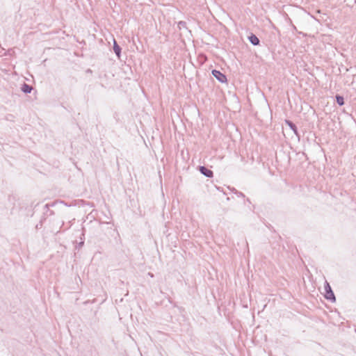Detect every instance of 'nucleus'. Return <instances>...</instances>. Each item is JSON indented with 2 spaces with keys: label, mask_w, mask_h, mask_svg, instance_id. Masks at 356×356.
<instances>
[{
  "label": "nucleus",
  "mask_w": 356,
  "mask_h": 356,
  "mask_svg": "<svg viewBox=\"0 0 356 356\" xmlns=\"http://www.w3.org/2000/svg\"><path fill=\"white\" fill-rule=\"evenodd\" d=\"M249 40L251 42V43L253 44L254 45L259 44V38L254 35H251L249 37Z\"/></svg>",
  "instance_id": "obj_4"
},
{
  "label": "nucleus",
  "mask_w": 356,
  "mask_h": 356,
  "mask_svg": "<svg viewBox=\"0 0 356 356\" xmlns=\"http://www.w3.org/2000/svg\"><path fill=\"white\" fill-rule=\"evenodd\" d=\"M200 171L207 177H213V172L204 166L200 167Z\"/></svg>",
  "instance_id": "obj_3"
},
{
  "label": "nucleus",
  "mask_w": 356,
  "mask_h": 356,
  "mask_svg": "<svg viewBox=\"0 0 356 356\" xmlns=\"http://www.w3.org/2000/svg\"><path fill=\"white\" fill-rule=\"evenodd\" d=\"M325 291H326L325 294V298L327 300H332V301H334L335 297H334V293L332 291L331 288L328 284L325 286Z\"/></svg>",
  "instance_id": "obj_2"
},
{
  "label": "nucleus",
  "mask_w": 356,
  "mask_h": 356,
  "mask_svg": "<svg viewBox=\"0 0 356 356\" xmlns=\"http://www.w3.org/2000/svg\"><path fill=\"white\" fill-rule=\"evenodd\" d=\"M336 99H337V102L340 105V106H342L344 104V101H343V98L341 96H337L336 97Z\"/></svg>",
  "instance_id": "obj_6"
},
{
  "label": "nucleus",
  "mask_w": 356,
  "mask_h": 356,
  "mask_svg": "<svg viewBox=\"0 0 356 356\" xmlns=\"http://www.w3.org/2000/svg\"><path fill=\"white\" fill-rule=\"evenodd\" d=\"M113 49H114V51L115 52V54H117V56L118 57H120V47L118 45L117 42L115 40H114V46H113Z\"/></svg>",
  "instance_id": "obj_5"
},
{
  "label": "nucleus",
  "mask_w": 356,
  "mask_h": 356,
  "mask_svg": "<svg viewBox=\"0 0 356 356\" xmlns=\"http://www.w3.org/2000/svg\"><path fill=\"white\" fill-rule=\"evenodd\" d=\"M212 74L221 83H226L227 81L226 76L220 71L213 70Z\"/></svg>",
  "instance_id": "obj_1"
},
{
  "label": "nucleus",
  "mask_w": 356,
  "mask_h": 356,
  "mask_svg": "<svg viewBox=\"0 0 356 356\" xmlns=\"http://www.w3.org/2000/svg\"><path fill=\"white\" fill-rule=\"evenodd\" d=\"M289 124L291 127H293L291 123L289 122Z\"/></svg>",
  "instance_id": "obj_7"
}]
</instances>
